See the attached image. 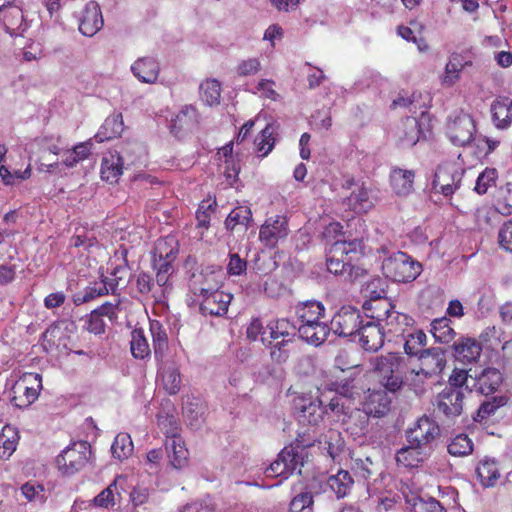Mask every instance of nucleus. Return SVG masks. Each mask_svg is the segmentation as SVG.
I'll return each instance as SVG.
<instances>
[{"instance_id": "nucleus-1", "label": "nucleus", "mask_w": 512, "mask_h": 512, "mask_svg": "<svg viewBox=\"0 0 512 512\" xmlns=\"http://www.w3.org/2000/svg\"><path fill=\"white\" fill-rule=\"evenodd\" d=\"M293 410L302 428L298 433L295 445L284 447L277 459L265 470L266 477L288 478L297 468L309 461L307 448L317 441L320 421V388L312 392L302 393L293 398Z\"/></svg>"}, {"instance_id": "nucleus-2", "label": "nucleus", "mask_w": 512, "mask_h": 512, "mask_svg": "<svg viewBox=\"0 0 512 512\" xmlns=\"http://www.w3.org/2000/svg\"><path fill=\"white\" fill-rule=\"evenodd\" d=\"M372 372L385 390L395 393L403 385L404 358L398 354L389 352L377 356L371 361Z\"/></svg>"}, {"instance_id": "nucleus-3", "label": "nucleus", "mask_w": 512, "mask_h": 512, "mask_svg": "<svg viewBox=\"0 0 512 512\" xmlns=\"http://www.w3.org/2000/svg\"><path fill=\"white\" fill-rule=\"evenodd\" d=\"M382 272L394 282L408 283L421 274L422 265L407 253L398 251L383 260Z\"/></svg>"}, {"instance_id": "nucleus-4", "label": "nucleus", "mask_w": 512, "mask_h": 512, "mask_svg": "<svg viewBox=\"0 0 512 512\" xmlns=\"http://www.w3.org/2000/svg\"><path fill=\"white\" fill-rule=\"evenodd\" d=\"M476 123L472 115L459 110L449 115L445 124V134L449 141L458 147L469 145L475 138Z\"/></svg>"}, {"instance_id": "nucleus-5", "label": "nucleus", "mask_w": 512, "mask_h": 512, "mask_svg": "<svg viewBox=\"0 0 512 512\" xmlns=\"http://www.w3.org/2000/svg\"><path fill=\"white\" fill-rule=\"evenodd\" d=\"M42 389V377L38 373H27L13 386L11 403L18 408H26L34 403Z\"/></svg>"}, {"instance_id": "nucleus-6", "label": "nucleus", "mask_w": 512, "mask_h": 512, "mask_svg": "<svg viewBox=\"0 0 512 512\" xmlns=\"http://www.w3.org/2000/svg\"><path fill=\"white\" fill-rule=\"evenodd\" d=\"M91 456L90 445L86 441H79L67 447L57 457L59 469L66 475H72L81 470Z\"/></svg>"}, {"instance_id": "nucleus-7", "label": "nucleus", "mask_w": 512, "mask_h": 512, "mask_svg": "<svg viewBox=\"0 0 512 512\" xmlns=\"http://www.w3.org/2000/svg\"><path fill=\"white\" fill-rule=\"evenodd\" d=\"M439 436L440 426L434 419L426 415L420 417L414 426L407 431L408 442L425 451Z\"/></svg>"}, {"instance_id": "nucleus-8", "label": "nucleus", "mask_w": 512, "mask_h": 512, "mask_svg": "<svg viewBox=\"0 0 512 512\" xmlns=\"http://www.w3.org/2000/svg\"><path fill=\"white\" fill-rule=\"evenodd\" d=\"M419 362V369L417 371L413 370L415 374L413 381L438 376L447 363L445 351L439 347L425 349L419 355Z\"/></svg>"}, {"instance_id": "nucleus-9", "label": "nucleus", "mask_w": 512, "mask_h": 512, "mask_svg": "<svg viewBox=\"0 0 512 512\" xmlns=\"http://www.w3.org/2000/svg\"><path fill=\"white\" fill-rule=\"evenodd\" d=\"M465 392L453 387H445L435 398L433 405L437 413L447 419L460 416L464 408Z\"/></svg>"}, {"instance_id": "nucleus-10", "label": "nucleus", "mask_w": 512, "mask_h": 512, "mask_svg": "<svg viewBox=\"0 0 512 512\" xmlns=\"http://www.w3.org/2000/svg\"><path fill=\"white\" fill-rule=\"evenodd\" d=\"M362 322L359 310L351 306H344L332 317L330 330L343 337L356 336Z\"/></svg>"}, {"instance_id": "nucleus-11", "label": "nucleus", "mask_w": 512, "mask_h": 512, "mask_svg": "<svg viewBox=\"0 0 512 512\" xmlns=\"http://www.w3.org/2000/svg\"><path fill=\"white\" fill-rule=\"evenodd\" d=\"M289 234L288 220L283 215L269 217L261 225L259 241L268 248H275Z\"/></svg>"}, {"instance_id": "nucleus-12", "label": "nucleus", "mask_w": 512, "mask_h": 512, "mask_svg": "<svg viewBox=\"0 0 512 512\" xmlns=\"http://www.w3.org/2000/svg\"><path fill=\"white\" fill-rule=\"evenodd\" d=\"M223 274L221 270L205 269L194 273L189 282L191 292L201 298L220 292Z\"/></svg>"}, {"instance_id": "nucleus-13", "label": "nucleus", "mask_w": 512, "mask_h": 512, "mask_svg": "<svg viewBox=\"0 0 512 512\" xmlns=\"http://www.w3.org/2000/svg\"><path fill=\"white\" fill-rule=\"evenodd\" d=\"M356 336L360 346L367 352H377L385 342V332L379 323L367 321L361 324Z\"/></svg>"}, {"instance_id": "nucleus-14", "label": "nucleus", "mask_w": 512, "mask_h": 512, "mask_svg": "<svg viewBox=\"0 0 512 512\" xmlns=\"http://www.w3.org/2000/svg\"><path fill=\"white\" fill-rule=\"evenodd\" d=\"M462 172L455 166H438L432 187L436 192L442 193L444 196H451L460 186Z\"/></svg>"}, {"instance_id": "nucleus-15", "label": "nucleus", "mask_w": 512, "mask_h": 512, "mask_svg": "<svg viewBox=\"0 0 512 512\" xmlns=\"http://www.w3.org/2000/svg\"><path fill=\"white\" fill-rule=\"evenodd\" d=\"M200 123V114L195 106L187 104L182 106L179 112L171 119L169 129L175 137H181L185 133L194 130Z\"/></svg>"}, {"instance_id": "nucleus-16", "label": "nucleus", "mask_w": 512, "mask_h": 512, "mask_svg": "<svg viewBox=\"0 0 512 512\" xmlns=\"http://www.w3.org/2000/svg\"><path fill=\"white\" fill-rule=\"evenodd\" d=\"M397 145L411 148L425 138L420 122L415 117H406L396 129Z\"/></svg>"}, {"instance_id": "nucleus-17", "label": "nucleus", "mask_w": 512, "mask_h": 512, "mask_svg": "<svg viewBox=\"0 0 512 512\" xmlns=\"http://www.w3.org/2000/svg\"><path fill=\"white\" fill-rule=\"evenodd\" d=\"M470 379L473 381V385L469 391L471 392L474 389L486 396L494 394L503 382L502 373L493 367L483 369L479 374L470 376Z\"/></svg>"}, {"instance_id": "nucleus-18", "label": "nucleus", "mask_w": 512, "mask_h": 512, "mask_svg": "<svg viewBox=\"0 0 512 512\" xmlns=\"http://www.w3.org/2000/svg\"><path fill=\"white\" fill-rule=\"evenodd\" d=\"M233 296L224 291L215 292L203 297L200 311L204 316L222 317L226 315Z\"/></svg>"}, {"instance_id": "nucleus-19", "label": "nucleus", "mask_w": 512, "mask_h": 512, "mask_svg": "<svg viewBox=\"0 0 512 512\" xmlns=\"http://www.w3.org/2000/svg\"><path fill=\"white\" fill-rule=\"evenodd\" d=\"M103 17L100 6L91 1L86 4L79 23V31L88 37L94 36L103 27Z\"/></svg>"}, {"instance_id": "nucleus-20", "label": "nucleus", "mask_w": 512, "mask_h": 512, "mask_svg": "<svg viewBox=\"0 0 512 512\" xmlns=\"http://www.w3.org/2000/svg\"><path fill=\"white\" fill-rule=\"evenodd\" d=\"M384 323L383 329L387 336L402 338L413 330L414 319L408 314L394 310Z\"/></svg>"}, {"instance_id": "nucleus-21", "label": "nucleus", "mask_w": 512, "mask_h": 512, "mask_svg": "<svg viewBox=\"0 0 512 512\" xmlns=\"http://www.w3.org/2000/svg\"><path fill=\"white\" fill-rule=\"evenodd\" d=\"M391 399L385 390L368 391L363 403V410L366 414L381 417L390 410Z\"/></svg>"}, {"instance_id": "nucleus-22", "label": "nucleus", "mask_w": 512, "mask_h": 512, "mask_svg": "<svg viewBox=\"0 0 512 512\" xmlns=\"http://www.w3.org/2000/svg\"><path fill=\"white\" fill-rule=\"evenodd\" d=\"M362 308L366 317L371 319L370 321H377L376 323L380 324V322H385L392 311L395 310V305L386 296L378 299H367Z\"/></svg>"}, {"instance_id": "nucleus-23", "label": "nucleus", "mask_w": 512, "mask_h": 512, "mask_svg": "<svg viewBox=\"0 0 512 512\" xmlns=\"http://www.w3.org/2000/svg\"><path fill=\"white\" fill-rule=\"evenodd\" d=\"M131 72L140 82L154 84L158 79L160 66L152 57H141L131 65Z\"/></svg>"}, {"instance_id": "nucleus-24", "label": "nucleus", "mask_w": 512, "mask_h": 512, "mask_svg": "<svg viewBox=\"0 0 512 512\" xmlns=\"http://www.w3.org/2000/svg\"><path fill=\"white\" fill-rule=\"evenodd\" d=\"M492 121L496 128L506 129L512 124V99L497 97L490 107Z\"/></svg>"}, {"instance_id": "nucleus-25", "label": "nucleus", "mask_w": 512, "mask_h": 512, "mask_svg": "<svg viewBox=\"0 0 512 512\" xmlns=\"http://www.w3.org/2000/svg\"><path fill=\"white\" fill-rule=\"evenodd\" d=\"M455 356L463 363L476 362L482 353V345L475 338L461 337L453 344Z\"/></svg>"}, {"instance_id": "nucleus-26", "label": "nucleus", "mask_w": 512, "mask_h": 512, "mask_svg": "<svg viewBox=\"0 0 512 512\" xmlns=\"http://www.w3.org/2000/svg\"><path fill=\"white\" fill-rule=\"evenodd\" d=\"M343 205L356 214H365L373 208L368 188L362 183L343 199Z\"/></svg>"}, {"instance_id": "nucleus-27", "label": "nucleus", "mask_w": 512, "mask_h": 512, "mask_svg": "<svg viewBox=\"0 0 512 512\" xmlns=\"http://www.w3.org/2000/svg\"><path fill=\"white\" fill-rule=\"evenodd\" d=\"M158 380L168 394L175 395L180 391L181 376L175 363H163L158 371Z\"/></svg>"}, {"instance_id": "nucleus-28", "label": "nucleus", "mask_w": 512, "mask_h": 512, "mask_svg": "<svg viewBox=\"0 0 512 512\" xmlns=\"http://www.w3.org/2000/svg\"><path fill=\"white\" fill-rule=\"evenodd\" d=\"M415 172L413 170L392 168L390 172V185L399 196H406L413 190Z\"/></svg>"}, {"instance_id": "nucleus-29", "label": "nucleus", "mask_w": 512, "mask_h": 512, "mask_svg": "<svg viewBox=\"0 0 512 512\" xmlns=\"http://www.w3.org/2000/svg\"><path fill=\"white\" fill-rule=\"evenodd\" d=\"M165 449L169 462L175 469H182L188 465L189 452L182 437L166 440Z\"/></svg>"}, {"instance_id": "nucleus-30", "label": "nucleus", "mask_w": 512, "mask_h": 512, "mask_svg": "<svg viewBox=\"0 0 512 512\" xmlns=\"http://www.w3.org/2000/svg\"><path fill=\"white\" fill-rule=\"evenodd\" d=\"M470 62L460 53H453L449 57L444 73L441 76V83L445 87H452L459 79L460 74Z\"/></svg>"}, {"instance_id": "nucleus-31", "label": "nucleus", "mask_w": 512, "mask_h": 512, "mask_svg": "<svg viewBox=\"0 0 512 512\" xmlns=\"http://www.w3.org/2000/svg\"><path fill=\"white\" fill-rule=\"evenodd\" d=\"M426 456L427 453L424 449L409 443L408 446L397 451L395 459L398 466L404 468H417L424 461Z\"/></svg>"}, {"instance_id": "nucleus-32", "label": "nucleus", "mask_w": 512, "mask_h": 512, "mask_svg": "<svg viewBox=\"0 0 512 512\" xmlns=\"http://www.w3.org/2000/svg\"><path fill=\"white\" fill-rule=\"evenodd\" d=\"M117 291V283L107 282L104 278L100 282H95L93 285L88 286L82 294L74 297V303L81 305L89 302L97 297L107 295L109 293L115 294Z\"/></svg>"}, {"instance_id": "nucleus-33", "label": "nucleus", "mask_w": 512, "mask_h": 512, "mask_svg": "<svg viewBox=\"0 0 512 512\" xmlns=\"http://www.w3.org/2000/svg\"><path fill=\"white\" fill-rule=\"evenodd\" d=\"M183 411L188 425L192 429H199L204 422L206 411L203 401L197 397L188 398Z\"/></svg>"}, {"instance_id": "nucleus-34", "label": "nucleus", "mask_w": 512, "mask_h": 512, "mask_svg": "<svg viewBox=\"0 0 512 512\" xmlns=\"http://www.w3.org/2000/svg\"><path fill=\"white\" fill-rule=\"evenodd\" d=\"M124 130L123 117L121 114H115L105 119L100 130L95 135L97 142H103L119 137Z\"/></svg>"}, {"instance_id": "nucleus-35", "label": "nucleus", "mask_w": 512, "mask_h": 512, "mask_svg": "<svg viewBox=\"0 0 512 512\" xmlns=\"http://www.w3.org/2000/svg\"><path fill=\"white\" fill-rule=\"evenodd\" d=\"M150 333L153 341L154 356L162 361L168 349V336L163 325L157 321H150Z\"/></svg>"}, {"instance_id": "nucleus-36", "label": "nucleus", "mask_w": 512, "mask_h": 512, "mask_svg": "<svg viewBox=\"0 0 512 512\" xmlns=\"http://www.w3.org/2000/svg\"><path fill=\"white\" fill-rule=\"evenodd\" d=\"M354 481L348 471L339 470L337 474L331 475L327 479V487L336 495L338 499L344 498L351 489Z\"/></svg>"}, {"instance_id": "nucleus-37", "label": "nucleus", "mask_w": 512, "mask_h": 512, "mask_svg": "<svg viewBox=\"0 0 512 512\" xmlns=\"http://www.w3.org/2000/svg\"><path fill=\"white\" fill-rule=\"evenodd\" d=\"M123 162L119 154H110L103 157L101 164V177L103 180L114 183L122 174Z\"/></svg>"}, {"instance_id": "nucleus-38", "label": "nucleus", "mask_w": 512, "mask_h": 512, "mask_svg": "<svg viewBox=\"0 0 512 512\" xmlns=\"http://www.w3.org/2000/svg\"><path fill=\"white\" fill-rule=\"evenodd\" d=\"M178 254L177 241L173 237L159 239L154 248L153 260L173 263Z\"/></svg>"}, {"instance_id": "nucleus-39", "label": "nucleus", "mask_w": 512, "mask_h": 512, "mask_svg": "<svg viewBox=\"0 0 512 512\" xmlns=\"http://www.w3.org/2000/svg\"><path fill=\"white\" fill-rule=\"evenodd\" d=\"M332 245L336 254H341V257L346 256L351 259V262L364 254L365 246L362 239L336 240Z\"/></svg>"}, {"instance_id": "nucleus-40", "label": "nucleus", "mask_w": 512, "mask_h": 512, "mask_svg": "<svg viewBox=\"0 0 512 512\" xmlns=\"http://www.w3.org/2000/svg\"><path fill=\"white\" fill-rule=\"evenodd\" d=\"M476 473L483 486H494L500 477L498 464L494 460L485 459L479 462Z\"/></svg>"}, {"instance_id": "nucleus-41", "label": "nucleus", "mask_w": 512, "mask_h": 512, "mask_svg": "<svg viewBox=\"0 0 512 512\" xmlns=\"http://www.w3.org/2000/svg\"><path fill=\"white\" fill-rule=\"evenodd\" d=\"M404 340V351L407 355L416 356L423 351L426 345L427 336L422 330L415 329L409 331L402 337Z\"/></svg>"}, {"instance_id": "nucleus-42", "label": "nucleus", "mask_w": 512, "mask_h": 512, "mask_svg": "<svg viewBox=\"0 0 512 512\" xmlns=\"http://www.w3.org/2000/svg\"><path fill=\"white\" fill-rule=\"evenodd\" d=\"M130 350L136 359H145L151 355V349L143 329L135 328L131 332Z\"/></svg>"}, {"instance_id": "nucleus-43", "label": "nucleus", "mask_w": 512, "mask_h": 512, "mask_svg": "<svg viewBox=\"0 0 512 512\" xmlns=\"http://www.w3.org/2000/svg\"><path fill=\"white\" fill-rule=\"evenodd\" d=\"M327 271L334 275H343L350 272L352 269L351 259L346 256L341 257V254L334 252V246L331 245L326 256Z\"/></svg>"}, {"instance_id": "nucleus-44", "label": "nucleus", "mask_w": 512, "mask_h": 512, "mask_svg": "<svg viewBox=\"0 0 512 512\" xmlns=\"http://www.w3.org/2000/svg\"><path fill=\"white\" fill-rule=\"evenodd\" d=\"M501 213L498 211L496 205H484L475 211V223L481 230L494 226L500 220Z\"/></svg>"}, {"instance_id": "nucleus-45", "label": "nucleus", "mask_w": 512, "mask_h": 512, "mask_svg": "<svg viewBox=\"0 0 512 512\" xmlns=\"http://www.w3.org/2000/svg\"><path fill=\"white\" fill-rule=\"evenodd\" d=\"M220 161L224 164V174L228 180H234L239 173V165L233 156V142H229L218 150Z\"/></svg>"}, {"instance_id": "nucleus-46", "label": "nucleus", "mask_w": 512, "mask_h": 512, "mask_svg": "<svg viewBox=\"0 0 512 512\" xmlns=\"http://www.w3.org/2000/svg\"><path fill=\"white\" fill-rule=\"evenodd\" d=\"M251 220V209L247 206H238L228 214L225 220V227L230 231H233L237 226H243L247 229Z\"/></svg>"}, {"instance_id": "nucleus-47", "label": "nucleus", "mask_w": 512, "mask_h": 512, "mask_svg": "<svg viewBox=\"0 0 512 512\" xmlns=\"http://www.w3.org/2000/svg\"><path fill=\"white\" fill-rule=\"evenodd\" d=\"M450 323V319L446 317L433 320L431 333L436 341L447 344L455 338L456 333Z\"/></svg>"}, {"instance_id": "nucleus-48", "label": "nucleus", "mask_w": 512, "mask_h": 512, "mask_svg": "<svg viewBox=\"0 0 512 512\" xmlns=\"http://www.w3.org/2000/svg\"><path fill=\"white\" fill-rule=\"evenodd\" d=\"M4 25L6 31L11 36H19L26 30V24L23 20V13L18 7H12L5 14Z\"/></svg>"}, {"instance_id": "nucleus-49", "label": "nucleus", "mask_w": 512, "mask_h": 512, "mask_svg": "<svg viewBox=\"0 0 512 512\" xmlns=\"http://www.w3.org/2000/svg\"><path fill=\"white\" fill-rule=\"evenodd\" d=\"M474 444L467 434H458L448 444V452L455 457H465L473 452Z\"/></svg>"}, {"instance_id": "nucleus-50", "label": "nucleus", "mask_w": 512, "mask_h": 512, "mask_svg": "<svg viewBox=\"0 0 512 512\" xmlns=\"http://www.w3.org/2000/svg\"><path fill=\"white\" fill-rule=\"evenodd\" d=\"M17 443V431L9 426L4 427L0 434V458L8 459L16 450Z\"/></svg>"}, {"instance_id": "nucleus-51", "label": "nucleus", "mask_w": 512, "mask_h": 512, "mask_svg": "<svg viewBox=\"0 0 512 512\" xmlns=\"http://www.w3.org/2000/svg\"><path fill=\"white\" fill-rule=\"evenodd\" d=\"M200 96L202 101L208 105H217L220 102L221 86L216 79L206 80L200 85Z\"/></svg>"}, {"instance_id": "nucleus-52", "label": "nucleus", "mask_w": 512, "mask_h": 512, "mask_svg": "<svg viewBox=\"0 0 512 512\" xmlns=\"http://www.w3.org/2000/svg\"><path fill=\"white\" fill-rule=\"evenodd\" d=\"M112 456L118 460L128 458L133 452V443L127 433H119L111 446Z\"/></svg>"}, {"instance_id": "nucleus-53", "label": "nucleus", "mask_w": 512, "mask_h": 512, "mask_svg": "<svg viewBox=\"0 0 512 512\" xmlns=\"http://www.w3.org/2000/svg\"><path fill=\"white\" fill-rule=\"evenodd\" d=\"M120 498L121 496L118 492L116 481H113L94 498L93 502L97 507L109 509L113 508L119 502Z\"/></svg>"}, {"instance_id": "nucleus-54", "label": "nucleus", "mask_w": 512, "mask_h": 512, "mask_svg": "<svg viewBox=\"0 0 512 512\" xmlns=\"http://www.w3.org/2000/svg\"><path fill=\"white\" fill-rule=\"evenodd\" d=\"M296 313L301 323L319 325L320 302L309 301L297 307Z\"/></svg>"}, {"instance_id": "nucleus-55", "label": "nucleus", "mask_w": 512, "mask_h": 512, "mask_svg": "<svg viewBox=\"0 0 512 512\" xmlns=\"http://www.w3.org/2000/svg\"><path fill=\"white\" fill-rule=\"evenodd\" d=\"M43 346L45 349H59L61 346L66 348V336L58 325L50 326L42 335Z\"/></svg>"}, {"instance_id": "nucleus-56", "label": "nucleus", "mask_w": 512, "mask_h": 512, "mask_svg": "<svg viewBox=\"0 0 512 512\" xmlns=\"http://www.w3.org/2000/svg\"><path fill=\"white\" fill-rule=\"evenodd\" d=\"M90 142H84L76 145L71 151L65 153L63 164L68 168L75 167L80 161L85 160L90 155Z\"/></svg>"}, {"instance_id": "nucleus-57", "label": "nucleus", "mask_w": 512, "mask_h": 512, "mask_svg": "<svg viewBox=\"0 0 512 512\" xmlns=\"http://www.w3.org/2000/svg\"><path fill=\"white\" fill-rule=\"evenodd\" d=\"M495 205L501 215L509 216L512 214V182L506 183L499 189Z\"/></svg>"}, {"instance_id": "nucleus-58", "label": "nucleus", "mask_w": 512, "mask_h": 512, "mask_svg": "<svg viewBox=\"0 0 512 512\" xmlns=\"http://www.w3.org/2000/svg\"><path fill=\"white\" fill-rule=\"evenodd\" d=\"M273 133V127L268 124L264 129H262L255 139V145L257 147V151L260 153V157L267 156L274 148L275 139L273 137Z\"/></svg>"}, {"instance_id": "nucleus-59", "label": "nucleus", "mask_w": 512, "mask_h": 512, "mask_svg": "<svg viewBox=\"0 0 512 512\" xmlns=\"http://www.w3.org/2000/svg\"><path fill=\"white\" fill-rule=\"evenodd\" d=\"M506 404V398L503 396L493 397L491 400L483 402L478 408L474 420L483 422L493 415L496 410Z\"/></svg>"}, {"instance_id": "nucleus-60", "label": "nucleus", "mask_w": 512, "mask_h": 512, "mask_svg": "<svg viewBox=\"0 0 512 512\" xmlns=\"http://www.w3.org/2000/svg\"><path fill=\"white\" fill-rule=\"evenodd\" d=\"M252 268L259 275H268L278 268V262L272 255L258 253L253 261Z\"/></svg>"}, {"instance_id": "nucleus-61", "label": "nucleus", "mask_w": 512, "mask_h": 512, "mask_svg": "<svg viewBox=\"0 0 512 512\" xmlns=\"http://www.w3.org/2000/svg\"><path fill=\"white\" fill-rule=\"evenodd\" d=\"M158 425L160 430L166 436V440H172L176 437H181L180 435V425L177 418L173 415H159L158 416Z\"/></svg>"}, {"instance_id": "nucleus-62", "label": "nucleus", "mask_w": 512, "mask_h": 512, "mask_svg": "<svg viewBox=\"0 0 512 512\" xmlns=\"http://www.w3.org/2000/svg\"><path fill=\"white\" fill-rule=\"evenodd\" d=\"M497 178L498 172L495 168H486L476 180L475 191L480 195L485 194L490 187L496 185Z\"/></svg>"}, {"instance_id": "nucleus-63", "label": "nucleus", "mask_w": 512, "mask_h": 512, "mask_svg": "<svg viewBox=\"0 0 512 512\" xmlns=\"http://www.w3.org/2000/svg\"><path fill=\"white\" fill-rule=\"evenodd\" d=\"M290 343V339H283L275 342L274 344L270 341L268 347L270 348V357L272 361L278 364L286 362L290 355V349L288 348Z\"/></svg>"}, {"instance_id": "nucleus-64", "label": "nucleus", "mask_w": 512, "mask_h": 512, "mask_svg": "<svg viewBox=\"0 0 512 512\" xmlns=\"http://www.w3.org/2000/svg\"><path fill=\"white\" fill-rule=\"evenodd\" d=\"M153 268L156 271V282L160 287H168L170 276L174 273L173 263L153 260Z\"/></svg>"}]
</instances>
